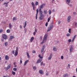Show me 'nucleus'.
<instances>
[{
    "label": "nucleus",
    "mask_w": 77,
    "mask_h": 77,
    "mask_svg": "<svg viewBox=\"0 0 77 77\" xmlns=\"http://www.w3.org/2000/svg\"><path fill=\"white\" fill-rule=\"evenodd\" d=\"M12 27V24H11V23H10L9 24V29H11Z\"/></svg>",
    "instance_id": "obj_22"
},
{
    "label": "nucleus",
    "mask_w": 77,
    "mask_h": 77,
    "mask_svg": "<svg viewBox=\"0 0 77 77\" xmlns=\"http://www.w3.org/2000/svg\"><path fill=\"white\" fill-rule=\"evenodd\" d=\"M45 45H43V48H42L41 52L42 54V56H44V49H45Z\"/></svg>",
    "instance_id": "obj_3"
},
{
    "label": "nucleus",
    "mask_w": 77,
    "mask_h": 77,
    "mask_svg": "<svg viewBox=\"0 0 77 77\" xmlns=\"http://www.w3.org/2000/svg\"><path fill=\"white\" fill-rule=\"evenodd\" d=\"M53 51H57V49L56 48H53Z\"/></svg>",
    "instance_id": "obj_26"
},
{
    "label": "nucleus",
    "mask_w": 77,
    "mask_h": 77,
    "mask_svg": "<svg viewBox=\"0 0 77 77\" xmlns=\"http://www.w3.org/2000/svg\"><path fill=\"white\" fill-rule=\"evenodd\" d=\"M40 39L41 40H42V36H40Z\"/></svg>",
    "instance_id": "obj_52"
},
{
    "label": "nucleus",
    "mask_w": 77,
    "mask_h": 77,
    "mask_svg": "<svg viewBox=\"0 0 77 77\" xmlns=\"http://www.w3.org/2000/svg\"><path fill=\"white\" fill-rule=\"evenodd\" d=\"M13 38H15V37H14V36H11L10 37L9 40H10V41H11V40H12V39H13Z\"/></svg>",
    "instance_id": "obj_17"
},
{
    "label": "nucleus",
    "mask_w": 77,
    "mask_h": 77,
    "mask_svg": "<svg viewBox=\"0 0 77 77\" xmlns=\"http://www.w3.org/2000/svg\"><path fill=\"white\" fill-rule=\"evenodd\" d=\"M51 20V16H50L48 19V22H49Z\"/></svg>",
    "instance_id": "obj_27"
},
{
    "label": "nucleus",
    "mask_w": 77,
    "mask_h": 77,
    "mask_svg": "<svg viewBox=\"0 0 77 77\" xmlns=\"http://www.w3.org/2000/svg\"><path fill=\"white\" fill-rule=\"evenodd\" d=\"M52 56H53V55L52 54H51L49 57H48V60H51V58H52Z\"/></svg>",
    "instance_id": "obj_13"
},
{
    "label": "nucleus",
    "mask_w": 77,
    "mask_h": 77,
    "mask_svg": "<svg viewBox=\"0 0 77 77\" xmlns=\"http://www.w3.org/2000/svg\"><path fill=\"white\" fill-rule=\"evenodd\" d=\"M39 12H40V15H45L44 14H43V11L41 10V9H39Z\"/></svg>",
    "instance_id": "obj_7"
},
{
    "label": "nucleus",
    "mask_w": 77,
    "mask_h": 77,
    "mask_svg": "<svg viewBox=\"0 0 77 77\" xmlns=\"http://www.w3.org/2000/svg\"><path fill=\"white\" fill-rule=\"evenodd\" d=\"M31 5H32V7L35 6V4L33 3V2H32L31 3Z\"/></svg>",
    "instance_id": "obj_31"
},
{
    "label": "nucleus",
    "mask_w": 77,
    "mask_h": 77,
    "mask_svg": "<svg viewBox=\"0 0 77 77\" xmlns=\"http://www.w3.org/2000/svg\"><path fill=\"white\" fill-rule=\"evenodd\" d=\"M66 36L67 37H69V36H70V34L69 33H68L67 34H66Z\"/></svg>",
    "instance_id": "obj_35"
},
{
    "label": "nucleus",
    "mask_w": 77,
    "mask_h": 77,
    "mask_svg": "<svg viewBox=\"0 0 77 77\" xmlns=\"http://www.w3.org/2000/svg\"><path fill=\"white\" fill-rule=\"evenodd\" d=\"M43 64V63L42 62L41 63V65H42Z\"/></svg>",
    "instance_id": "obj_63"
},
{
    "label": "nucleus",
    "mask_w": 77,
    "mask_h": 77,
    "mask_svg": "<svg viewBox=\"0 0 77 77\" xmlns=\"http://www.w3.org/2000/svg\"><path fill=\"white\" fill-rule=\"evenodd\" d=\"M20 29H22V26H21V25L20 26Z\"/></svg>",
    "instance_id": "obj_58"
},
{
    "label": "nucleus",
    "mask_w": 77,
    "mask_h": 77,
    "mask_svg": "<svg viewBox=\"0 0 77 77\" xmlns=\"http://www.w3.org/2000/svg\"><path fill=\"white\" fill-rule=\"evenodd\" d=\"M11 32V31L10 30V29H8L7 30V33H10Z\"/></svg>",
    "instance_id": "obj_36"
},
{
    "label": "nucleus",
    "mask_w": 77,
    "mask_h": 77,
    "mask_svg": "<svg viewBox=\"0 0 77 77\" xmlns=\"http://www.w3.org/2000/svg\"><path fill=\"white\" fill-rule=\"evenodd\" d=\"M16 20V18L15 17H14L13 18V21H15Z\"/></svg>",
    "instance_id": "obj_45"
},
{
    "label": "nucleus",
    "mask_w": 77,
    "mask_h": 77,
    "mask_svg": "<svg viewBox=\"0 0 77 77\" xmlns=\"http://www.w3.org/2000/svg\"><path fill=\"white\" fill-rule=\"evenodd\" d=\"M20 63H22V60H21V59H20Z\"/></svg>",
    "instance_id": "obj_57"
},
{
    "label": "nucleus",
    "mask_w": 77,
    "mask_h": 77,
    "mask_svg": "<svg viewBox=\"0 0 77 77\" xmlns=\"http://www.w3.org/2000/svg\"><path fill=\"white\" fill-rule=\"evenodd\" d=\"M43 56H44V55L42 56V57H41V55H38V57H40V59H42V58H43Z\"/></svg>",
    "instance_id": "obj_25"
},
{
    "label": "nucleus",
    "mask_w": 77,
    "mask_h": 77,
    "mask_svg": "<svg viewBox=\"0 0 77 77\" xmlns=\"http://www.w3.org/2000/svg\"><path fill=\"white\" fill-rule=\"evenodd\" d=\"M11 64H9L7 66V67H6V71H8V70H9V69H10V68H11Z\"/></svg>",
    "instance_id": "obj_14"
},
{
    "label": "nucleus",
    "mask_w": 77,
    "mask_h": 77,
    "mask_svg": "<svg viewBox=\"0 0 77 77\" xmlns=\"http://www.w3.org/2000/svg\"><path fill=\"white\" fill-rule=\"evenodd\" d=\"M27 57L28 58H29L30 57V56L29 55V54L28 52L27 53Z\"/></svg>",
    "instance_id": "obj_33"
},
{
    "label": "nucleus",
    "mask_w": 77,
    "mask_h": 77,
    "mask_svg": "<svg viewBox=\"0 0 77 77\" xmlns=\"http://www.w3.org/2000/svg\"><path fill=\"white\" fill-rule=\"evenodd\" d=\"M33 68L34 71L36 70V66H34L33 67Z\"/></svg>",
    "instance_id": "obj_30"
},
{
    "label": "nucleus",
    "mask_w": 77,
    "mask_h": 77,
    "mask_svg": "<svg viewBox=\"0 0 77 77\" xmlns=\"http://www.w3.org/2000/svg\"><path fill=\"white\" fill-rule=\"evenodd\" d=\"M36 32H33V35H35V34H36Z\"/></svg>",
    "instance_id": "obj_59"
},
{
    "label": "nucleus",
    "mask_w": 77,
    "mask_h": 77,
    "mask_svg": "<svg viewBox=\"0 0 77 77\" xmlns=\"http://www.w3.org/2000/svg\"><path fill=\"white\" fill-rule=\"evenodd\" d=\"M45 26L46 27L47 26H48V23H46L45 24Z\"/></svg>",
    "instance_id": "obj_49"
},
{
    "label": "nucleus",
    "mask_w": 77,
    "mask_h": 77,
    "mask_svg": "<svg viewBox=\"0 0 77 77\" xmlns=\"http://www.w3.org/2000/svg\"><path fill=\"white\" fill-rule=\"evenodd\" d=\"M48 13H49V15H50V14H51V10H49Z\"/></svg>",
    "instance_id": "obj_38"
},
{
    "label": "nucleus",
    "mask_w": 77,
    "mask_h": 77,
    "mask_svg": "<svg viewBox=\"0 0 77 77\" xmlns=\"http://www.w3.org/2000/svg\"><path fill=\"white\" fill-rule=\"evenodd\" d=\"M70 64H68V68H70Z\"/></svg>",
    "instance_id": "obj_50"
},
{
    "label": "nucleus",
    "mask_w": 77,
    "mask_h": 77,
    "mask_svg": "<svg viewBox=\"0 0 77 77\" xmlns=\"http://www.w3.org/2000/svg\"><path fill=\"white\" fill-rule=\"evenodd\" d=\"M3 77H10V76L7 75V76H4Z\"/></svg>",
    "instance_id": "obj_51"
},
{
    "label": "nucleus",
    "mask_w": 77,
    "mask_h": 77,
    "mask_svg": "<svg viewBox=\"0 0 77 77\" xmlns=\"http://www.w3.org/2000/svg\"><path fill=\"white\" fill-rule=\"evenodd\" d=\"M13 70L14 71H17V69L16 68H13Z\"/></svg>",
    "instance_id": "obj_28"
},
{
    "label": "nucleus",
    "mask_w": 77,
    "mask_h": 77,
    "mask_svg": "<svg viewBox=\"0 0 77 77\" xmlns=\"http://www.w3.org/2000/svg\"><path fill=\"white\" fill-rule=\"evenodd\" d=\"M73 51V47H72V46L70 45V49H69V52H70V53H71Z\"/></svg>",
    "instance_id": "obj_8"
},
{
    "label": "nucleus",
    "mask_w": 77,
    "mask_h": 77,
    "mask_svg": "<svg viewBox=\"0 0 77 77\" xmlns=\"http://www.w3.org/2000/svg\"><path fill=\"white\" fill-rule=\"evenodd\" d=\"M75 40V39H74V38H73L72 39V42H74V41Z\"/></svg>",
    "instance_id": "obj_54"
},
{
    "label": "nucleus",
    "mask_w": 77,
    "mask_h": 77,
    "mask_svg": "<svg viewBox=\"0 0 77 77\" xmlns=\"http://www.w3.org/2000/svg\"><path fill=\"white\" fill-rule=\"evenodd\" d=\"M53 29V25L52 24H51L48 26L47 31V32H49V31H50Z\"/></svg>",
    "instance_id": "obj_2"
},
{
    "label": "nucleus",
    "mask_w": 77,
    "mask_h": 77,
    "mask_svg": "<svg viewBox=\"0 0 77 77\" xmlns=\"http://www.w3.org/2000/svg\"><path fill=\"white\" fill-rule=\"evenodd\" d=\"M73 14L74 15H75V14H76V12H73Z\"/></svg>",
    "instance_id": "obj_53"
},
{
    "label": "nucleus",
    "mask_w": 77,
    "mask_h": 77,
    "mask_svg": "<svg viewBox=\"0 0 77 77\" xmlns=\"http://www.w3.org/2000/svg\"><path fill=\"white\" fill-rule=\"evenodd\" d=\"M2 38L5 40H6L8 39V36L5 34H3L2 35Z\"/></svg>",
    "instance_id": "obj_5"
},
{
    "label": "nucleus",
    "mask_w": 77,
    "mask_h": 77,
    "mask_svg": "<svg viewBox=\"0 0 77 77\" xmlns=\"http://www.w3.org/2000/svg\"><path fill=\"white\" fill-rule=\"evenodd\" d=\"M12 53L13 54H14V53H15V51H13L12 52Z\"/></svg>",
    "instance_id": "obj_60"
},
{
    "label": "nucleus",
    "mask_w": 77,
    "mask_h": 77,
    "mask_svg": "<svg viewBox=\"0 0 77 77\" xmlns=\"http://www.w3.org/2000/svg\"><path fill=\"white\" fill-rule=\"evenodd\" d=\"M17 65H15L14 66V67H15L16 68L17 67Z\"/></svg>",
    "instance_id": "obj_61"
},
{
    "label": "nucleus",
    "mask_w": 77,
    "mask_h": 77,
    "mask_svg": "<svg viewBox=\"0 0 77 77\" xmlns=\"http://www.w3.org/2000/svg\"><path fill=\"white\" fill-rule=\"evenodd\" d=\"M34 39V38L33 37H32L31 38V39H30V41H31V42H33V40Z\"/></svg>",
    "instance_id": "obj_24"
},
{
    "label": "nucleus",
    "mask_w": 77,
    "mask_h": 77,
    "mask_svg": "<svg viewBox=\"0 0 77 77\" xmlns=\"http://www.w3.org/2000/svg\"><path fill=\"white\" fill-rule=\"evenodd\" d=\"M46 75H48V73H46Z\"/></svg>",
    "instance_id": "obj_64"
},
{
    "label": "nucleus",
    "mask_w": 77,
    "mask_h": 77,
    "mask_svg": "<svg viewBox=\"0 0 77 77\" xmlns=\"http://www.w3.org/2000/svg\"><path fill=\"white\" fill-rule=\"evenodd\" d=\"M75 26L76 27L77 26V22H75Z\"/></svg>",
    "instance_id": "obj_46"
},
{
    "label": "nucleus",
    "mask_w": 77,
    "mask_h": 77,
    "mask_svg": "<svg viewBox=\"0 0 77 77\" xmlns=\"http://www.w3.org/2000/svg\"><path fill=\"white\" fill-rule=\"evenodd\" d=\"M60 23H61V21L60 20H59L58 22V24H60Z\"/></svg>",
    "instance_id": "obj_42"
},
{
    "label": "nucleus",
    "mask_w": 77,
    "mask_h": 77,
    "mask_svg": "<svg viewBox=\"0 0 77 77\" xmlns=\"http://www.w3.org/2000/svg\"><path fill=\"white\" fill-rule=\"evenodd\" d=\"M64 57H63V56H61V59H62V60H63V59Z\"/></svg>",
    "instance_id": "obj_39"
},
{
    "label": "nucleus",
    "mask_w": 77,
    "mask_h": 77,
    "mask_svg": "<svg viewBox=\"0 0 77 77\" xmlns=\"http://www.w3.org/2000/svg\"><path fill=\"white\" fill-rule=\"evenodd\" d=\"M76 36H77V35H75L74 36L73 38L75 39V38H76Z\"/></svg>",
    "instance_id": "obj_44"
},
{
    "label": "nucleus",
    "mask_w": 77,
    "mask_h": 77,
    "mask_svg": "<svg viewBox=\"0 0 77 77\" xmlns=\"http://www.w3.org/2000/svg\"><path fill=\"white\" fill-rule=\"evenodd\" d=\"M68 41L70 43V42H71V39H69L68 40Z\"/></svg>",
    "instance_id": "obj_41"
},
{
    "label": "nucleus",
    "mask_w": 77,
    "mask_h": 77,
    "mask_svg": "<svg viewBox=\"0 0 77 77\" xmlns=\"http://www.w3.org/2000/svg\"><path fill=\"white\" fill-rule=\"evenodd\" d=\"M45 6V4H42L41 5H40L39 6V9H43Z\"/></svg>",
    "instance_id": "obj_4"
},
{
    "label": "nucleus",
    "mask_w": 77,
    "mask_h": 77,
    "mask_svg": "<svg viewBox=\"0 0 77 77\" xmlns=\"http://www.w3.org/2000/svg\"><path fill=\"white\" fill-rule=\"evenodd\" d=\"M29 60H26L25 61L24 64H23L24 66H26V65L27 63L29 62Z\"/></svg>",
    "instance_id": "obj_18"
},
{
    "label": "nucleus",
    "mask_w": 77,
    "mask_h": 77,
    "mask_svg": "<svg viewBox=\"0 0 77 77\" xmlns=\"http://www.w3.org/2000/svg\"><path fill=\"white\" fill-rule=\"evenodd\" d=\"M18 48L17 47L16 48V49L15 51L18 52Z\"/></svg>",
    "instance_id": "obj_43"
},
{
    "label": "nucleus",
    "mask_w": 77,
    "mask_h": 77,
    "mask_svg": "<svg viewBox=\"0 0 77 77\" xmlns=\"http://www.w3.org/2000/svg\"><path fill=\"white\" fill-rule=\"evenodd\" d=\"M39 72L41 74H44V72L42 70H39Z\"/></svg>",
    "instance_id": "obj_19"
},
{
    "label": "nucleus",
    "mask_w": 77,
    "mask_h": 77,
    "mask_svg": "<svg viewBox=\"0 0 77 77\" xmlns=\"http://www.w3.org/2000/svg\"><path fill=\"white\" fill-rule=\"evenodd\" d=\"M17 55H18V52L15 51L14 55L15 56H17Z\"/></svg>",
    "instance_id": "obj_34"
},
{
    "label": "nucleus",
    "mask_w": 77,
    "mask_h": 77,
    "mask_svg": "<svg viewBox=\"0 0 77 77\" xmlns=\"http://www.w3.org/2000/svg\"><path fill=\"white\" fill-rule=\"evenodd\" d=\"M55 12V10H54V9H53L52 10V12Z\"/></svg>",
    "instance_id": "obj_56"
},
{
    "label": "nucleus",
    "mask_w": 77,
    "mask_h": 77,
    "mask_svg": "<svg viewBox=\"0 0 77 77\" xmlns=\"http://www.w3.org/2000/svg\"><path fill=\"white\" fill-rule=\"evenodd\" d=\"M8 3H9V2H4L3 4V5H5V7H8Z\"/></svg>",
    "instance_id": "obj_12"
},
{
    "label": "nucleus",
    "mask_w": 77,
    "mask_h": 77,
    "mask_svg": "<svg viewBox=\"0 0 77 77\" xmlns=\"http://www.w3.org/2000/svg\"><path fill=\"white\" fill-rule=\"evenodd\" d=\"M39 5V3L38 2L36 1L35 3V6H38Z\"/></svg>",
    "instance_id": "obj_23"
},
{
    "label": "nucleus",
    "mask_w": 77,
    "mask_h": 77,
    "mask_svg": "<svg viewBox=\"0 0 77 77\" xmlns=\"http://www.w3.org/2000/svg\"><path fill=\"white\" fill-rule=\"evenodd\" d=\"M32 53H36V52L35 51H32Z\"/></svg>",
    "instance_id": "obj_55"
},
{
    "label": "nucleus",
    "mask_w": 77,
    "mask_h": 77,
    "mask_svg": "<svg viewBox=\"0 0 77 77\" xmlns=\"http://www.w3.org/2000/svg\"><path fill=\"white\" fill-rule=\"evenodd\" d=\"M27 25V22L26 21L25 23V25L24 26V28H25L26 27V25Z\"/></svg>",
    "instance_id": "obj_29"
},
{
    "label": "nucleus",
    "mask_w": 77,
    "mask_h": 77,
    "mask_svg": "<svg viewBox=\"0 0 77 77\" xmlns=\"http://www.w3.org/2000/svg\"><path fill=\"white\" fill-rule=\"evenodd\" d=\"M36 14L35 16V19H36V20H37V18H38V12H39V10L37 9L36 10Z\"/></svg>",
    "instance_id": "obj_10"
},
{
    "label": "nucleus",
    "mask_w": 77,
    "mask_h": 77,
    "mask_svg": "<svg viewBox=\"0 0 77 77\" xmlns=\"http://www.w3.org/2000/svg\"><path fill=\"white\" fill-rule=\"evenodd\" d=\"M5 60H9V57H8V56L7 55L5 56Z\"/></svg>",
    "instance_id": "obj_20"
},
{
    "label": "nucleus",
    "mask_w": 77,
    "mask_h": 77,
    "mask_svg": "<svg viewBox=\"0 0 77 77\" xmlns=\"http://www.w3.org/2000/svg\"><path fill=\"white\" fill-rule=\"evenodd\" d=\"M24 31H25V33H26V32H27V29H26L25 28L24 29Z\"/></svg>",
    "instance_id": "obj_48"
},
{
    "label": "nucleus",
    "mask_w": 77,
    "mask_h": 77,
    "mask_svg": "<svg viewBox=\"0 0 77 77\" xmlns=\"http://www.w3.org/2000/svg\"><path fill=\"white\" fill-rule=\"evenodd\" d=\"M12 74L13 75H15V72H14V71H12Z\"/></svg>",
    "instance_id": "obj_37"
},
{
    "label": "nucleus",
    "mask_w": 77,
    "mask_h": 77,
    "mask_svg": "<svg viewBox=\"0 0 77 77\" xmlns=\"http://www.w3.org/2000/svg\"><path fill=\"white\" fill-rule=\"evenodd\" d=\"M2 32H3V29H0V33H2Z\"/></svg>",
    "instance_id": "obj_47"
},
{
    "label": "nucleus",
    "mask_w": 77,
    "mask_h": 77,
    "mask_svg": "<svg viewBox=\"0 0 77 77\" xmlns=\"http://www.w3.org/2000/svg\"><path fill=\"white\" fill-rule=\"evenodd\" d=\"M71 16H69L67 17V21L68 23H69L71 21Z\"/></svg>",
    "instance_id": "obj_9"
},
{
    "label": "nucleus",
    "mask_w": 77,
    "mask_h": 77,
    "mask_svg": "<svg viewBox=\"0 0 77 77\" xmlns=\"http://www.w3.org/2000/svg\"><path fill=\"white\" fill-rule=\"evenodd\" d=\"M47 34H46L45 35L43 41L41 43V44H42L44 42H46V41H47Z\"/></svg>",
    "instance_id": "obj_1"
},
{
    "label": "nucleus",
    "mask_w": 77,
    "mask_h": 77,
    "mask_svg": "<svg viewBox=\"0 0 77 77\" xmlns=\"http://www.w3.org/2000/svg\"><path fill=\"white\" fill-rule=\"evenodd\" d=\"M43 13L45 15H47V13H48V12L47 11V10H45L43 11Z\"/></svg>",
    "instance_id": "obj_16"
},
{
    "label": "nucleus",
    "mask_w": 77,
    "mask_h": 77,
    "mask_svg": "<svg viewBox=\"0 0 77 77\" xmlns=\"http://www.w3.org/2000/svg\"><path fill=\"white\" fill-rule=\"evenodd\" d=\"M68 74L67 73L63 75V77H68Z\"/></svg>",
    "instance_id": "obj_21"
},
{
    "label": "nucleus",
    "mask_w": 77,
    "mask_h": 77,
    "mask_svg": "<svg viewBox=\"0 0 77 77\" xmlns=\"http://www.w3.org/2000/svg\"><path fill=\"white\" fill-rule=\"evenodd\" d=\"M40 16L39 19L40 20H43V17H45V15H40Z\"/></svg>",
    "instance_id": "obj_11"
},
{
    "label": "nucleus",
    "mask_w": 77,
    "mask_h": 77,
    "mask_svg": "<svg viewBox=\"0 0 77 77\" xmlns=\"http://www.w3.org/2000/svg\"><path fill=\"white\" fill-rule=\"evenodd\" d=\"M8 45V42H6L5 43V46H7Z\"/></svg>",
    "instance_id": "obj_32"
},
{
    "label": "nucleus",
    "mask_w": 77,
    "mask_h": 77,
    "mask_svg": "<svg viewBox=\"0 0 77 77\" xmlns=\"http://www.w3.org/2000/svg\"><path fill=\"white\" fill-rule=\"evenodd\" d=\"M71 29L70 28L69 29L68 32L69 33H71Z\"/></svg>",
    "instance_id": "obj_40"
},
{
    "label": "nucleus",
    "mask_w": 77,
    "mask_h": 77,
    "mask_svg": "<svg viewBox=\"0 0 77 77\" xmlns=\"http://www.w3.org/2000/svg\"><path fill=\"white\" fill-rule=\"evenodd\" d=\"M35 31L34 32H35V33H36L37 32V30H36V29H35Z\"/></svg>",
    "instance_id": "obj_62"
},
{
    "label": "nucleus",
    "mask_w": 77,
    "mask_h": 77,
    "mask_svg": "<svg viewBox=\"0 0 77 77\" xmlns=\"http://www.w3.org/2000/svg\"><path fill=\"white\" fill-rule=\"evenodd\" d=\"M66 3L70 6H72V5L69 4V3H70V0H66Z\"/></svg>",
    "instance_id": "obj_6"
},
{
    "label": "nucleus",
    "mask_w": 77,
    "mask_h": 77,
    "mask_svg": "<svg viewBox=\"0 0 77 77\" xmlns=\"http://www.w3.org/2000/svg\"><path fill=\"white\" fill-rule=\"evenodd\" d=\"M42 60L41 59H39L36 62V63H40V62H41Z\"/></svg>",
    "instance_id": "obj_15"
}]
</instances>
